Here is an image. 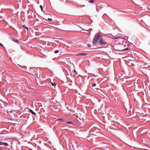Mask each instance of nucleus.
I'll return each instance as SVG.
<instances>
[{"instance_id": "4468645a", "label": "nucleus", "mask_w": 150, "mask_h": 150, "mask_svg": "<svg viewBox=\"0 0 150 150\" xmlns=\"http://www.w3.org/2000/svg\"><path fill=\"white\" fill-rule=\"evenodd\" d=\"M120 38V37H116V38H114L115 39H117V38Z\"/></svg>"}, {"instance_id": "f257e3e1", "label": "nucleus", "mask_w": 150, "mask_h": 150, "mask_svg": "<svg viewBox=\"0 0 150 150\" xmlns=\"http://www.w3.org/2000/svg\"><path fill=\"white\" fill-rule=\"evenodd\" d=\"M101 33H97L93 39V42L94 43L96 44L98 41L99 40H100V38Z\"/></svg>"}, {"instance_id": "7ed1b4c3", "label": "nucleus", "mask_w": 150, "mask_h": 150, "mask_svg": "<svg viewBox=\"0 0 150 150\" xmlns=\"http://www.w3.org/2000/svg\"><path fill=\"white\" fill-rule=\"evenodd\" d=\"M20 122H21L20 126H21V128H22L23 126L25 124H26L27 123V122H26V120L24 119L23 120H19Z\"/></svg>"}, {"instance_id": "1a4fd4ad", "label": "nucleus", "mask_w": 150, "mask_h": 150, "mask_svg": "<svg viewBox=\"0 0 150 150\" xmlns=\"http://www.w3.org/2000/svg\"><path fill=\"white\" fill-rule=\"evenodd\" d=\"M93 2H94V0H90L89 1V2L90 3H93Z\"/></svg>"}, {"instance_id": "4be33fe9", "label": "nucleus", "mask_w": 150, "mask_h": 150, "mask_svg": "<svg viewBox=\"0 0 150 150\" xmlns=\"http://www.w3.org/2000/svg\"><path fill=\"white\" fill-rule=\"evenodd\" d=\"M51 83L52 85V86H54L55 85L53 83Z\"/></svg>"}, {"instance_id": "dca6fc26", "label": "nucleus", "mask_w": 150, "mask_h": 150, "mask_svg": "<svg viewBox=\"0 0 150 150\" xmlns=\"http://www.w3.org/2000/svg\"><path fill=\"white\" fill-rule=\"evenodd\" d=\"M128 50V48H126L123 49V50Z\"/></svg>"}, {"instance_id": "0eeeda50", "label": "nucleus", "mask_w": 150, "mask_h": 150, "mask_svg": "<svg viewBox=\"0 0 150 150\" xmlns=\"http://www.w3.org/2000/svg\"><path fill=\"white\" fill-rule=\"evenodd\" d=\"M30 112L33 114L34 115H35L36 114L35 113V112H34L32 110L30 109Z\"/></svg>"}, {"instance_id": "5701e85b", "label": "nucleus", "mask_w": 150, "mask_h": 150, "mask_svg": "<svg viewBox=\"0 0 150 150\" xmlns=\"http://www.w3.org/2000/svg\"><path fill=\"white\" fill-rule=\"evenodd\" d=\"M1 143H2V142H0V145H1Z\"/></svg>"}, {"instance_id": "ddd939ff", "label": "nucleus", "mask_w": 150, "mask_h": 150, "mask_svg": "<svg viewBox=\"0 0 150 150\" xmlns=\"http://www.w3.org/2000/svg\"><path fill=\"white\" fill-rule=\"evenodd\" d=\"M14 41L16 42L17 43H18V40H14Z\"/></svg>"}, {"instance_id": "2eb2a0df", "label": "nucleus", "mask_w": 150, "mask_h": 150, "mask_svg": "<svg viewBox=\"0 0 150 150\" xmlns=\"http://www.w3.org/2000/svg\"><path fill=\"white\" fill-rule=\"evenodd\" d=\"M59 120L62 121H63L64 120V119H59Z\"/></svg>"}, {"instance_id": "393cba45", "label": "nucleus", "mask_w": 150, "mask_h": 150, "mask_svg": "<svg viewBox=\"0 0 150 150\" xmlns=\"http://www.w3.org/2000/svg\"><path fill=\"white\" fill-rule=\"evenodd\" d=\"M37 78H38V76H37Z\"/></svg>"}, {"instance_id": "f8f14e48", "label": "nucleus", "mask_w": 150, "mask_h": 150, "mask_svg": "<svg viewBox=\"0 0 150 150\" xmlns=\"http://www.w3.org/2000/svg\"><path fill=\"white\" fill-rule=\"evenodd\" d=\"M96 86V84L95 83H94L93 84H92V87H94Z\"/></svg>"}, {"instance_id": "6ab92c4d", "label": "nucleus", "mask_w": 150, "mask_h": 150, "mask_svg": "<svg viewBox=\"0 0 150 150\" xmlns=\"http://www.w3.org/2000/svg\"><path fill=\"white\" fill-rule=\"evenodd\" d=\"M48 20H49V21H51L52 20L51 18H48Z\"/></svg>"}, {"instance_id": "aec40b11", "label": "nucleus", "mask_w": 150, "mask_h": 150, "mask_svg": "<svg viewBox=\"0 0 150 150\" xmlns=\"http://www.w3.org/2000/svg\"><path fill=\"white\" fill-rule=\"evenodd\" d=\"M0 45H1V46H2V47H4L3 45L1 44V43H0Z\"/></svg>"}, {"instance_id": "6e6552de", "label": "nucleus", "mask_w": 150, "mask_h": 150, "mask_svg": "<svg viewBox=\"0 0 150 150\" xmlns=\"http://www.w3.org/2000/svg\"><path fill=\"white\" fill-rule=\"evenodd\" d=\"M25 84V83H22V85H21V87L23 88L24 86V85Z\"/></svg>"}, {"instance_id": "f03ea898", "label": "nucleus", "mask_w": 150, "mask_h": 150, "mask_svg": "<svg viewBox=\"0 0 150 150\" xmlns=\"http://www.w3.org/2000/svg\"><path fill=\"white\" fill-rule=\"evenodd\" d=\"M99 43L100 45H103L105 47H107L108 45V43L106 42L105 40L103 39L102 38L100 39Z\"/></svg>"}, {"instance_id": "39448f33", "label": "nucleus", "mask_w": 150, "mask_h": 150, "mask_svg": "<svg viewBox=\"0 0 150 150\" xmlns=\"http://www.w3.org/2000/svg\"><path fill=\"white\" fill-rule=\"evenodd\" d=\"M115 127L113 125H112L111 126H110V128L111 129H113L115 130H117V129L116 128H115Z\"/></svg>"}, {"instance_id": "a211bd4d", "label": "nucleus", "mask_w": 150, "mask_h": 150, "mask_svg": "<svg viewBox=\"0 0 150 150\" xmlns=\"http://www.w3.org/2000/svg\"><path fill=\"white\" fill-rule=\"evenodd\" d=\"M67 123H69V124H72L73 123V122H67Z\"/></svg>"}, {"instance_id": "9b49d317", "label": "nucleus", "mask_w": 150, "mask_h": 150, "mask_svg": "<svg viewBox=\"0 0 150 150\" xmlns=\"http://www.w3.org/2000/svg\"><path fill=\"white\" fill-rule=\"evenodd\" d=\"M40 7L41 9V10L42 11H43L42 7V5L40 6Z\"/></svg>"}, {"instance_id": "20e7f679", "label": "nucleus", "mask_w": 150, "mask_h": 150, "mask_svg": "<svg viewBox=\"0 0 150 150\" xmlns=\"http://www.w3.org/2000/svg\"><path fill=\"white\" fill-rule=\"evenodd\" d=\"M76 55L77 56H86L87 55V54L84 53H79L78 54H77Z\"/></svg>"}, {"instance_id": "9d476101", "label": "nucleus", "mask_w": 150, "mask_h": 150, "mask_svg": "<svg viewBox=\"0 0 150 150\" xmlns=\"http://www.w3.org/2000/svg\"><path fill=\"white\" fill-rule=\"evenodd\" d=\"M59 52V50H56L54 51V53H57Z\"/></svg>"}, {"instance_id": "423d86ee", "label": "nucleus", "mask_w": 150, "mask_h": 150, "mask_svg": "<svg viewBox=\"0 0 150 150\" xmlns=\"http://www.w3.org/2000/svg\"><path fill=\"white\" fill-rule=\"evenodd\" d=\"M4 145L5 146H8V144L7 143L2 142V143H1V145Z\"/></svg>"}, {"instance_id": "412c9836", "label": "nucleus", "mask_w": 150, "mask_h": 150, "mask_svg": "<svg viewBox=\"0 0 150 150\" xmlns=\"http://www.w3.org/2000/svg\"><path fill=\"white\" fill-rule=\"evenodd\" d=\"M88 45V47H91V46L90 45V44H88V45Z\"/></svg>"}, {"instance_id": "b1692460", "label": "nucleus", "mask_w": 150, "mask_h": 150, "mask_svg": "<svg viewBox=\"0 0 150 150\" xmlns=\"http://www.w3.org/2000/svg\"><path fill=\"white\" fill-rule=\"evenodd\" d=\"M74 72H76V70H74Z\"/></svg>"}, {"instance_id": "f3484780", "label": "nucleus", "mask_w": 150, "mask_h": 150, "mask_svg": "<svg viewBox=\"0 0 150 150\" xmlns=\"http://www.w3.org/2000/svg\"><path fill=\"white\" fill-rule=\"evenodd\" d=\"M23 27L25 28L28 29V28L26 26H25V25H23Z\"/></svg>"}]
</instances>
